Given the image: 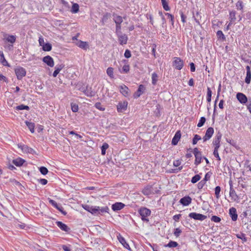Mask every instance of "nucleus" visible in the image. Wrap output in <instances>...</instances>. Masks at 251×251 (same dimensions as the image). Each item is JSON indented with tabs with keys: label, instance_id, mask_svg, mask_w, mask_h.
I'll list each match as a JSON object with an SVG mask.
<instances>
[{
	"label": "nucleus",
	"instance_id": "nucleus-1",
	"mask_svg": "<svg viewBox=\"0 0 251 251\" xmlns=\"http://www.w3.org/2000/svg\"><path fill=\"white\" fill-rule=\"evenodd\" d=\"M138 212L140 214L141 220L146 224L150 226L155 225V224H158V222L154 221L152 222L151 220H150L149 219L148 217L151 214V211L150 209L145 207H141L139 209Z\"/></svg>",
	"mask_w": 251,
	"mask_h": 251
},
{
	"label": "nucleus",
	"instance_id": "nucleus-2",
	"mask_svg": "<svg viewBox=\"0 0 251 251\" xmlns=\"http://www.w3.org/2000/svg\"><path fill=\"white\" fill-rule=\"evenodd\" d=\"M193 152L195 157L194 164L196 166H198L201 163V160L203 159V156H202L201 152L199 151L198 148H195L193 149Z\"/></svg>",
	"mask_w": 251,
	"mask_h": 251
},
{
	"label": "nucleus",
	"instance_id": "nucleus-3",
	"mask_svg": "<svg viewBox=\"0 0 251 251\" xmlns=\"http://www.w3.org/2000/svg\"><path fill=\"white\" fill-rule=\"evenodd\" d=\"M15 73L18 80H21L26 75V70L22 67H18L15 69Z\"/></svg>",
	"mask_w": 251,
	"mask_h": 251
},
{
	"label": "nucleus",
	"instance_id": "nucleus-4",
	"mask_svg": "<svg viewBox=\"0 0 251 251\" xmlns=\"http://www.w3.org/2000/svg\"><path fill=\"white\" fill-rule=\"evenodd\" d=\"M173 66L176 69L180 70L184 66V62L180 57H175Z\"/></svg>",
	"mask_w": 251,
	"mask_h": 251
},
{
	"label": "nucleus",
	"instance_id": "nucleus-5",
	"mask_svg": "<svg viewBox=\"0 0 251 251\" xmlns=\"http://www.w3.org/2000/svg\"><path fill=\"white\" fill-rule=\"evenodd\" d=\"M18 147L19 148L21 149L23 152L31 154H36L35 151L27 145L19 144Z\"/></svg>",
	"mask_w": 251,
	"mask_h": 251
},
{
	"label": "nucleus",
	"instance_id": "nucleus-6",
	"mask_svg": "<svg viewBox=\"0 0 251 251\" xmlns=\"http://www.w3.org/2000/svg\"><path fill=\"white\" fill-rule=\"evenodd\" d=\"M189 217L195 220H199L201 221L204 220L207 218L206 216L196 212L190 213L189 214Z\"/></svg>",
	"mask_w": 251,
	"mask_h": 251
},
{
	"label": "nucleus",
	"instance_id": "nucleus-7",
	"mask_svg": "<svg viewBox=\"0 0 251 251\" xmlns=\"http://www.w3.org/2000/svg\"><path fill=\"white\" fill-rule=\"evenodd\" d=\"M211 175V173L210 172H208L205 175L204 178L200 181L197 184V187L199 189H201L203 187L206 181L210 179Z\"/></svg>",
	"mask_w": 251,
	"mask_h": 251
},
{
	"label": "nucleus",
	"instance_id": "nucleus-8",
	"mask_svg": "<svg viewBox=\"0 0 251 251\" xmlns=\"http://www.w3.org/2000/svg\"><path fill=\"white\" fill-rule=\"evenodd\" d=\"M119 44L121 45H126L128 40L127 35L125 33H121L116 34Z\"/></svg>",
	"mask_w": 251,
	"mask_h": 251
},
{
	"label": "nucleus",
	"instance_id": "nucleus-9",
	"mask_svg": "<svg viewBox=\"0 0 251 251\" xmlns=\"http://www.w3.org/2000/svg\"><path fill=\"white\" fill-rule=\"evenodd\" d=\"M146 90L145 86L143 84H140L138 86V89L133 94V98L137 99L140 97L143 93H145Z\"/></svg>",
	"mask_w": 251,
	"mask_h": 251
},
{
	"label": "nucleus",
	"instance_id": "nucleus-10",
	"mask_svg": "<svg viewBox=\"0 0 251 251\" xmlns=\"http://www.w3.org/2000/svg\"><path fill=\"white\" fill-rule=\"evenodd\" d=\"M214 128L212 127H208L205 132V135L203 137L202 139L203 142L209 140L212 136L214 133Z\"/></svg>",
	"mask_w": 251,
	"mask_h": 251
},
{
	"label": "nucleus",
	"instance_id": "nucleus-11",
	"mask_svg": "<svg viewBox=\"0 0 251 251\" xmlns=\"http://www.w3.org/2000/svg\"><path fill=\"white\" fill-rule=\"evenodd\" d=\"M128 102L127 101H119L117 105V109L118 112H123L127 109Z\"/></svg>",
	"mask_w": 251,
	"mask_h": 251
},
{
	"label": "nucleus",
	"instance_id": "nucleus-12",
	"mask_svg": "<svg viewBox=\"0 0 251 251\" xmlns=\"http://www.w3.org/2000/svg\"><path fill=\"white\" fill-rule=\"evenodd\" d=\"M81 91L87 97H92L95 96V92L92 90V87L87 85L86 88H82Z\"/></svg>",
	"mask_w": 251,
	"mask_h": 251
},
{
	"label": "nucleus",
	"instance_id": "nucleus-13",
	"mask_svg": "<svg viewBox=\"0 0 251 251\" xmlns=\"http://www.w3.org/2000/svg\"><path fill=\"white\" fill-rule=\"evenodd\" d=\"M236 98L238 100L243 104H246L248 102V98L243 93H238L236 94Z\"/></svg>",
	"mask_w": 251,
	"mask_h": 251
},
{
	"label": "nucleus",
	"instance_id": "nucleus-14",
	"mask_svg": "<svg viewBox=\"0 0 251 251\" xmlns=\"http://www.w3.org/2000/svg\"><path fill=\"white\" fill-rule=\"evenodd\" d=\"M125 206V204L121 202H116L112 205L111 208L113 211L117 212L124 208Z\"/></svg>",
	"mask_w": 251,
	"mask_h": 251
},
{
	"label": "nucleus",
	"instance_id": "nucleus-15",
	"mask_svg": "<svg viewBox=\"0 0 251 251\" xmlns=\"http://www.w3.org/2000/svg\"><path fill=\"white\" fill-rule=\"evenodd\" d=\"M192 201V199L189 196H186L181 198L179 200V203L183 206H188Z\"/></svg>",
	"mask_w": 251,
	"mask_h": 251
},
{
	"label": "nucleus",
	"instance_id": "nucleus-16",
	"mask_svg": "<svg viewBox=\"0 0 251 251\" xmlns=\"http://www.w3.org/2000/svg\"><path fill=\"white\" fill-rule=\"evenodd\" d=\"M42 60L45 63L50 67H52L54 66L53 59L50 55H47L44 57Z\"/></svg>",
	"mask_w": 251,
	"mask_h": 251
},
{
	"label": "nucleus",
	"instance_id": "nucleus-17",
	"mask_svg": "<svg viewBox=\"0 0 251 251\" xmlns=\"http://www.w3.org/2000/svg\"><path fill=\"white\" fill-rule=\"evenodd\" d=\"M181 134L180 130H177L172 140V145H176L181 138Z\"/></svg>",
	"mask_w": 251,
	"mask_h": 251
},
{
	"label": "nucleus",
	"instance_id": "nucleus-18",
	"mask_svg": "<svg viewBox=\"0 0 251 251\" xmlns=\"http://www.w3.org/2000/svg\"><path fill=\"white\" fill-rule=\"evenodd\" d=\"M229 183L230 185L229 196L232 200L235 201L238 199V196L236 194L235 191L232 188V184L231 181H230Z\"/></svg>",
	"mask_w": 251,
	"mask_h": 251
},
{
	"label": "nucleus",
	"instance_id": "nucleus-19",
	"mask_svg": "<svg viewBox=\"0 0 251 251\" xmlns=\"http://www.w3.org/2000/svg\"><path fill=\"white\" fill-rule=\"evenodd\" d=\"M229 214L233 221H236L237 220L238 215L235 208L233 207L230 208L229 210Z\"/></svg>",
	"mask_w": 251,
	"mask_h": 251
},
{
	"label": "nucleus",
	"instance_id": "nucleus-20",
	"mask_svg": "<svg viewBox=\"0 0 251 251\" xmlns=\"http://www.w3.org/2000/svg\"><path fill=\"white\" fill-rule=\"evenodd\" d=\"M56 225L63 231L67 232L68 233H69V231L70 230V228H69L68 226L62 222L57 221L56 222Z\"/></svg>",
	"mask_w": 251,
	"mask_h": 251
},
{
	"label": "nucleus",
	"instance_id": "nucleus-21",
	"mask_svg": "<svg viewBox=\"0 0 251 251\" xmlns=\"http://www.w3.org/2000/svg\"><path fill=\"white\" fill-rule=\"evenodd\" d=\"M119 241L124 246V248L127 249L129 251H131V249L128 243H127L125 239L123 236H117Z\"/></svg>",
	"mask_w": 251,
	"mask_h": 251
},
{
	"label": "nucleus",
	"instance_id": "nucleus-22",
	"mask_svg": "<svg viewBox=\"0 0 251 251\" xmlns=\"http://www.w3.org/2000/svg\"><path fill=\"white\" fill-rule=\"evenodd\" d=\"M152 186L148 185L144 187V188L142 190V193L145 196H149L152 193Z\"/></svg>",
	"mask_w": 251,
	"mask_h": 251
},
{
	"label": "nucleus",
	"instance_id": "nucleus-23",
	"mask_svg": "<svg viewBox=\"0 0 251 251\" xmlns=\"http://www.w3.org/2000/svg\"><path fill=\"white\" fill-rule=\"evenodd\" d=\"M111 18V14L108 12L105 13L100 20V23L102 25H105V23L108 22L109 19Z\"/></svg>",
	"mask_w": 251,
	"mask_h": 251
},
{
	"label": "nucleus",
	"instance_id": "nucleus-24",
	"mask_svg": "<svg viewBox=\"0 0 251 251\" xmlns=\"http://www.w3.org/2000/svg\"><path fill=\"white\" fill-rule=\"evenodd\" d=\"M120 92L125 97H127L129 95V89L125 85H121L120 86Z\"/></svg>",
	"mask_w": 251,
	"mask_h": 251
},
{
	"label": "nucleus",
	"instance_id": "nucleus-25",
	"mask_svg": "<svg viewBox=\"0 0 251 251\" xmlns=\"http://www.w3.org/2000/svg\"><path fill=\"white\" fill-rule=\"evenodd\" d=\"M25 162V160L21 157H18L12 161L13 163L17 167L22 166Z\"/></svg>",
	"mask_w": 251,
	"mask_h": 251
},
{
	"label": "nucleus",
	"instance_id": "nucleus-26",
	"mask_svg": "<svg viewBox=\"0 0 251 251\" xmlns=\"http://www.w3.org/2000/svg\"><path fill=\"white\" fill-rule=\"evenodd\" d=\"M112 16L113 17V21L115 24H121L123 22V17L122 16L118 15L115 13H113Z\"/></svg>",
	"mask_w": 251,
	"mask_h": 251
},
{
	"label": "nucleus",
	"instance_id": "nucleus-27",
	"mask_svg": "<svg viewBox=\"0 0 251 251\" xmlns=\"http://www.w3.org/2000/svg\"><path fill=\"white\" fill-rule=\"evenodd\" d=\"M98 211L99 213H98V215H103L105 213H109V208L107 206L104 207L99 206Z\"/></svg>",
	"mask_w": 251,
	"mask_h": 251
},
{
	"label": "nucleus",
	"instance_id": "nucleus-28",
	"mask_svg": "<svg viewBox=\"0 0 251 251\" xmlns=\"http://www.w3.org/2000/svg\"><path fill=\"white\" fill-rule=\"evenodd\" d=\"M64 67V65L63 64L57 65L55 67V70L53 73L52 75L53 77H56L59 73L60 71Z\"/></svg>",
	"mask_w": 251,
	"mask_h": 251
},
{
	"label": "nucleus",
	"instance_id": "nucleus-29",
	"mask_svg": "<svg viewBox=\"0 0 251 251\" xmlns=\"http://www.w3.org/2000/svg\"><path fill=\"white\" fill-rule=\"evenodd\" d=\"M76 45L83 50H86L88 47V44L86 42H84L81 40H77Z\"/></svg>",
	"mask_w": 251,
	"mask_h": 251
},
{
	"label": "nucleus",
	"instance_id": "nucleus-30",
	"mask_svg": "<svg viewBox=\"0 0 251 251\" xmlns=\"http://www.w3.org/2000/svg\"><path fill=\"white\" fill-rule=\"evenodd\" d=\"M0 63L4 66L9 67L10 65L5 59L2 51H0Z\"/></svg>",
	"mask_w": 251,
	"mask_h": 251
},
{
	"label": "nucleus",
	"instance_id": "nucleus-31",
	"mask_svg": "<svg viewBox=\"0 0 251 251\" xmlns=\"http://www.w3.org/2000/svg\"><path fill=\"white\" fill-rule=\"evenodd\" d=\"M42 49L45 51H50L52 49V45L50 43L47 42L42 45Z\"/></svg>",
	"mask_w": 251,
	"mask_h": 251
},
{
	"label": "nucleus",
	"instance_id": "nucleus-32",
	"mask_svg": "<svg viewBox=\"0 0 251 251\" xmlns=\"http://www.w3.org/2000/svg\"><path fill=\"white\" fill-rule=\"evenodd\" d=\"M25 124L26 125V126L29 128V130L31 133L34 132V127H35V124L32 122H28L27 121H26L25 122Z\"/></svg>",
	"mask_w": 251,
	"mask_h": 251
},
{
	"label": "nucleus",
	"instance_id": "nucleus-33",
	"mask_svg": "<svg viewBox=\"0 0 251 251\" xmlns=\"http://www.w3.org/2000/svg\"><path fill=\"white\" fill-rule=\"evenodd\" d=\"M211 240H213V239L211 238H209L208 236H200V241L206 244L210 243Z\"/></svg>",
	"mask_w": 251,
	"mask_h": 251
},
{
	"label": "nucleus",
	"instance_id": "nucleus-34",
	"mask_svg": "<svg viewBox=\"0 0 251 251\" xmlns=\"http://www.w3.org/2000/svg\"><path fill=\"white\" fill-rule=\"evenodd\" d=\"M236 12L235 10L230 11L229 14V19L230 20V22L233 23L235 21L236 19Z\"/></svg>",
	"mask_w": 251,
	"mask_h": 251
},
{
	"label": "nucleus",
	"instance_id": "nucleus-35",
	"mask_svg": "<svg viewBox=\"0 0 251 251\" xmlns=\"http://www.w3.org/2000/svg\"><path fill=\"white\" fill-rule=\"evenodd\" d=\"M79 6L76 3H73L71 10L72 13H76L79 11Z\"/></svg>",
	"mask_w": 251,
	"mask_h": 251
},
{
	"label": "nucleus",
	"instance_id": "nucleus-36",
	"mask_svg": "<svg viewBox=\"0 0 251 251\" xmlns=\"http://www.w3.org/2000/svg\"><path fill=\"white\" fill-rule=\"evenodd\" d=\"M158 76L157 74L154 72L151 75V83L153 85H155L157 83V82L158 81Z\"/></svg>",
	"mask_w": 251,
	"mask_h": 251
},
{
	"label": "nucleus",
	"instance_id": "nucleus-37",
	"mask_svg": "<svg viewBox=\"0 0 251 251\" xmlns=\"http://www.w3.org/2000/svg\"><path fill=\"white\" fill-rule=\"evenodd\" d=\"M179 246L178 244L175 241H170L168 244L165 245L164 247L169 248H175Z\"/></svg>",
	"mask_w": 251,
	"mask_h": 251
},
{
	"label": "nucleus",
	"instance_id": "nucleus-38",
	"mask_svg": "<svg viewBox=\"0 0 251 251\" xmlns=\"http://www.w3.org/2000/svg\"><path fill=\"white\" fill-rule=\"evenodd\" d=\"M162 5L165 11H169L170 7L169 6L168 1L167 0H161Z\"/></svg>",
	"mask_w": 251,
	"mask_h": 251
},
{
	"label": "nucleus",
	"instance_id": "nucleus-39",
	"mask_svg": "<svg viewBox=\"0 0 251 251\" xmlns=\"http://www.w3.org/2000/svg\"><path fill=\"white\" fill-rule=\"evenodd\" d=\"M98 208L99 206H91L90 210V213L94 215H98V213H99Z\"/></svg>",
	"mask_w": 251,
	"mask_h": 251
},
{
	"label": "nucleus",
	"instance_id": "nucleus-40",
	"mask_svg": "<svg viewBox=\"0 0 251 251\" xmlns=\"http://www.w3.org/2000/svg\"><path fill=\"white\" fill-rule=\"evenodd\" d=\"M16 36L12 35H8L7 37L6 38V40L7 42L13 44L16 41Z\"/></svg>",
	"mask_w": 251,
	"mask_h": 251
},
{
	"label": "nucleus",
	"instance_id": "nucleus-41",
	"mask_svg": "<svg viewBox=\"0 0 251 251\" xmlns=\"http://www.w3.org/2000/svg\"><path fill=\"white\" fill-rule=\"evenodd\" d=\"M109 145L106 143H103L102 146L101 147V153L102 155H104L106 153V150L108 148Z\"/></svg>",
	"mask_w": 251,
	"mask_h": 251
},
{
	"label": "nucleus",
	"instance_id": "nucleus-42",
	"mask_svg": "<svg viewBox=\"0 0 251 251\" xmlns=\"http://www.w3.org/2000/svg\"><path fill=\"white\" fill-rule=\"evenodd\" d=\"M29 109H30V108L28 106L25 105L23 104L18 105L15 107V109L17 110H29Z\"/></svg>",
	"mask_w": 251,
	"mask_h": 251
},
{
	"label": "nucleus",
	"instance_id": "nucleus-43",
	"mask_svg": "<svg viewBox=\"0 0 251 251\" xmlns=\"http://www.w3.org/2000/svg\"><path fill=\"white\" fill-rule=\"evenodd\" d=\"M216 34L218 39H220L222 41H225L226 40V37L221 30H218Z\"/></svg>",
	"mask_w": 251,
	"mask_h": 251
},
{
	"label": "nucleus",
	"instance_id": "nucleus-44",
	"mask_svg": "<svg viewBox=\"0 0 251 251\" xmlns=\"http://www.w3.org/2000/svg\"><path fill=\"white\" fill-rule=\"evenodd\" d=\"M201 139V136L198 135V134H195L194 135V137L192 139V144L195 145L197 144L198 141Z\"/></svg>",
	"mask_w": 251,
	"mask_h": 251
},
{
	"label": "nucleus",
	"instance_id": "nucleus-45",
	"mask_svg": "<svg viewBox=\"0 0 251 251\" xmlns=\"http://www.w3.org/2000/svg\"><path fill=\"white\" fill-rule=\"evenodd\" d=\"M201 178V176L200 175H196L192 177L191 179V182L193 184L196 183L198 181H199Z\"/></svg>",
	"mask_w": 251,
	"mask_h": 251
},
{
	"label": "nucleus",
	"instance_id": "nucleus-46",
	"mask_svg": "<svg viewBox=\"0 0 251 251\" xmlns=\"http://www.w3.org/2000/svg\"><path fill=\"white\" fill-rule=\"evenodd\" d=\"M129 65H125L123 67L122 71L120 70V72L121 73L127 74L129 71Z\"/></svg>",
	"mask_w": 251,
	"mask_h": 251
},
{
	"label": "nucleus",
	"instance_id": "nucleus-47",
	"mask_svg": "<svg viewBox=\"0 0 251 251\" xmlns=\"http://www.w3.org/2000/svg\"><path fill=\"white\" fill-rule=\"evenodd\" d=\"M106 73L107 75L111 78H114L113 75V68L112 67H108L107 69Z\"/></svg>",
	"mask_w": 251,
	"mask_h": 251
},
{
	"label": "nucleus",
	"instance_id": "nucleus-48",
	"mask_svg": "<svg viewBox=\"0 0 251 251\" xmlns=\"http://www.w3.org/2000/svg\"><path fill=\"white\" fill-rule=\"evenodd\" d=\"M211 96H212V91L209 87L207 88V101L208 102H210L211 100Z\"/></svg>",
	"mask_w": 251,
	"mask_h": 251
},
{
	"label": "nucleus",
	"instance_id": "nucleus-49",
	"mask_svg": "<svg viewBox=\"0 0 251 251\" xmlns=\"http://www.w3.org/2000/svg\"><path fill=\"white\" fill-rule=\"evenodd\" d=\"M165 15L167 16L168 19L170 20V22L171 25L173 26L174 25V16L172 14H171L169 13H165Z\"/></svg>",
	"mask_w": 251,
	"mask_h": 251
},
{
	"label": "nucleus",
	"instance_id": "nucleus-50",
	"mask_svg": "<svg viewBox=\"0 0 251 251\" xmlns=\"http://www.w3.org/2000/svg\"><path fill=\"white\" fill-rule=\"evenodd\" d=\"M39 171L41 173V174L43 175H46L48 174L49 172L48 169L44 167V166H41L39 168Z\"/></svg>",
	"mask_w": 251,
	"mask_h": 251
},
{
	"label": "nucleus",
	"instance_id": "nucleus-51",
	"mask_svg": "<svg viewBox=\"0 0 251 251\" xmlns=\"http://www.w3.org/2000/svg\"><path fill=\"white\" fill-rule=\"evenodd\" d=\"M206 121V119L204 117H201L197 125L198 127H201L203 126Z\"/></svg>",
	"mask_w": 251,
	"mask_h": 251
},
{
	"label": "nucleus",
	"instance_id": "nucleus-52",
	"mask_svg": "<svg viewBox=\"0 0 251 251\" xmlns=\"http://www.w3.org/2000/svg\"><path fill=\"white\" fill-rule=\"evenodd\" d=\"M221 187L217 186L215 188V194L217 199H219L220 197Z\"/></svg>",
	"mask_w": 251,
	"mask_h": 251
},
{
	"label": "nucleus",
	"instance_id": "nucleus-53",
	"mask_svg": "<svg viewBox=\"0 0 251 251\" xmlns=\"http://www.w3.org/2000/svg\"><path fill=\"white\" fill-rule=\"evenodd\" d=\"M251 81V72H247L245 81L247 84H250Z\"/></svg>",
	"mask_w": 251,
	"mask_h": 251
},
{
	"label": "nucleus",
	"instance_id": "nucleus-54",
	"mask_svg": "<svg viewBox=\"0 0 251 251\" xmlns=\"http://www.w3.org/2000/svg\"><path fill=\"white\" fill-rule=\"evenodd\" d=\"M236 7L238 10H242L243 9V1L239 0L236 3Z\"/></svg>",
	"mask_w": 251,
	"mask_h": 251
},
{
	"label": "nucleus",
	"instance_id": "nucleus-55",
	"mask_svg": "<svg viewBox=\"0 0 251 251\" xmlns=\"http://www.w3.org/2000/svg\"><path fill=\"white\" fill-rule=\"evenodd\" d=\"M95 107L97 109H98L101 111H103L105 110V108L101 105L100 102H96L95 104Z\"/></svg>",
	"mask_w": 251,
	"mask_h": 251
},
{
	"label": "nucleus",
	"instance_id": "nucleus-56",
	"mask_svg": "<svg viewBox=\"0 0 251 251\" xmlns=\"http://www.w3.org/2000/svg\"><path fill=\"white\" fill-rule=\"evenodd\" d=\"M71 109L73 112H76L78 110V106L77 104L71 103Z\"/></svg>",
	"mask_w": 251,
	"mask_h": 251
},
{
	"label": "nucleus",
	"instance_id": "nucleus-57",
	"mask_svg": "<svg viewBox=\"0 0 251 251\" xmlns=\"http://www.w3.org/2000/svg\"><path fill=\"white\" fill-rule=\"evenodd\" d=\"M116 24V29H115V33L116 35L119 33L121 34L122 33L121 31V24Z\"/></svg>",
	"mask_w": 251,
	"mask_h": 251
},
{
	"label": "nucleus",
	"instance_id": "nucleus-58",
	"mask_svg": "<svg viewBox=\"0 0 251 251\" xmlns=\"http://www.w3.org/2000/svg\"><path fill=\"white\" fill-rule=\"evenodd\" d=\"M49 200L50 203L56 209L58 208V207L60 205V204H58L55 201L53 200L50 199H49Z\"/></svg>",
	"mask_w": 251,
	"mask_h": 251
},
{
	"label": "nucleus",
	"instance_id": "nucleus-59",
	"mask_svg": "<svg viewBox=\"0 0 251 251\" xmlns=\"http://www.w3.org/2000/svg\"><path fill=\"white\" fill-rule=\"evenodd\" d=\"M179 14L180 15V16H181V21L183 23H186V16L184 14L183 11L182 10H179Z\"/></svg>",
	"mask_w": 251,
	"mask_h": 251
},
{
	"label": "nucleus",
	"instance_id": "nucleus-60",
	"mask_svg": "<svg viewBox=\"0 0 251 251\" xmlns=\"http://www.w3.org/2000/svg\"><path fill=\"white\" fill-rule=\"evenodd\" d=\"M156 107V108L155 111V115L157 117H159L160 116V105L159 104H157Z\"/></svg>",
	"mask_w": 251,
	"mask_h": 251
},
{
	"label": "nucleus",
	"instance_id": "nucleus-61",
	"mask_svg": "<svg viewBox=\"0 0 251 251\" xmlns=\"http://www.w3.org/2000/svg\"><path fill=\"white\" fill-rule=\"evenodd\" d=\"M193 17L194 18V20L195 22L199 25H200V23L199 21V19H201V17L200 16L199 12H197L196 13V16H193Z\"/></svg>",
	"mask_w": 251,
	"mask_h": 251
},
{
	"label": "nucleus",
	"instance_id": "nucleus-62",
	"mask_svg": "<svg viewBox=\"0 0 251 251\" xmlns=\"http://www.w3.org/2000/svg\"><path fill=\"white\" fill-rule=\"evenodd\" d=\"M211 220L215 223H219L221 221V218L217 216H213L211 218Z\"/></svg>",
	"mask_w": 251,
	"mask_h": 251
},
{
	"label": "nucleus",
	"instance_id": "nucleus-63",
	"mask_svg": "<svg viewBox=\"0 0 251 251\" xmlns=\"http://www.w3.org/2000/svg\"><path fill=\"white\" fill-rule=\"evenodd\" d=\"M58 210H59L63 215H66L67 213L66 211L64 210L63 207L60 204L57 208Z\"/></svg>",
	"mask_w": 251,
	"mask_h": 251
},
{
	"label": "nucleus",
	"instance_id": "nucleus-64",
	"mask_svg": "<svg viewBox=\"0 0 251 251\" xmlns=\"http://www.w3.org/2000/svg\"><path fill=\"white\" fill-rule=\"evenodd\" d=\"M124 56L126 58H130L131 57V56L130 51L129 50L126 49L125 50V53H124Z\"/></svg>",
	"mask_w": 251,
	"mask_h": 251
}]
</instances>
